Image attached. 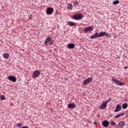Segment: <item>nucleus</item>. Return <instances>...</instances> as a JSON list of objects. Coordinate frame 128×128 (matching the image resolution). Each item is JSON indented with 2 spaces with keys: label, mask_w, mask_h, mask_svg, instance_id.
<instances>
[{
  "label": "nucleus",
  "mask_w": 128,
  "mask_h": 128,
  "mask_svg": "<svg viewBox=\"0 0 128 128\" xmlns=\"http://www.w3.org/2000/svg\"><path fill=\"white\" fill-rule=\"evenodd\" d=\"M54 40H52V38L48 36L46 38V40H44V44L46 46L48 44L52 46V44H54Z\"/></svg>",
  "instance_id": "1"
},
{
  "label": "nucleus",
  "mask_w": 128,
  "mask_h": 128,
  "mask_svg": "<svg viewBox=\"0 0 128 128\" xmlns=\"http://www.w3.org/2000/svg\"><path fill=\"white\" fill-rule=\"evenodd\" d=\"M84 18V14L78 12L74 16H72V18L73 20H82Z\"/></svg>",
  "instance_id": "2"
},
{
  "label": "nucleus",
  "mask_w": 128,
  "mask_h": 128,
  "mask_svg": "<svg viewBox=\"0 0 128 128\" xmlns=\"http://www.w3.org/2000/svg\"><path fill=\"white\" fill-rule=\"evenodd\" d=\"M92 80L94 78L92 77L88 78H86V80H84L82 82V84L83 86H86L88 84H90V82H92Z\"/></svg>",
  "instance_id": "3"
},
{
  "label": "nucleus",
  "mask_w": 128,
  "mask_h": 128,
  "mask_svg": "<svg viewBox=\"0 0 128 128\" xmlns=\"http://www.w3.org/2000/svg\"><path fill=\"white\" fill-rule=\"evenodd\" d=\"M112 82L115 84H118V86H123V84H124V82H120L118 80L115 79L114 78H112Z\"/></svg>",
  "instance_id": "4"
},
{
  "label": "nucleus",
  "mask_w": 128,
  "mask_h": 128,
  "mask_svg": "<svg viewBox=\"0 0 128 128\" xmlns=\"http://www.w3.org/2000/svg\"><path fill=\"white\" fill-rule=\"evenodd\" d=\"M40 74V72L38 70H36L34 72L32 75V78H36L38 76H39Z\"/></svg>",
  "instance_id": "5"
},
{
  "label": "nucleus",
  "mask_w": 128,
  "mask_h": 128,
  "mask_svg": "<svg viewBox=\"0 0 128 128\" xmlns=\"http://www.w3.org/2000/svg\"><path fill=\"white\" fill-rule=\"evenodd\" d=\"M94 30V28H92V26H88L86 28H84V33L86 34L87 32H90V30Z\"/></svg>",
  "instance_id": "6"
},
{
  "label": "nucleus",
  "mask_w": 128,
  "mask_h": 128,
  "mask_svg": "<svg viewBox=\"0 0 128 128\" xmlns=\"http://www.w3.org/2000/svg\"><path fill=\"white\" fill-rule=\"evenodd\" d=\"M54 12V9L52 7L48 8L46 10V14H52Z\"/></svg>",
  "instance_id": "7"
},
{
  "label": "nucleus",
  "mask_w": 128,
  "mask_h": 128,
  "mask_svg": "<svg viewBox=\"0 0 128 128\" xmlns=\"http://www.w3.org/2000/svg\"><path fill=\"white\" fill-rule=\"evenodd\" d=\"M7 80H10V82H16V78L14 76H9Z\"/></svg>",
  "instance_id": "8"
},
{
  "label": "nucleus",
  "mask_w": 128,
  "mask_h": 128,
  "mask_svg": "<svg viewBox=\"0 0 128 128\" xmlns=\"http://www.w3.org/2000/svg\"><path fill=\"white\" fill-rule=\"evenodd\" d=\"M68 107L70 110H74L76 107V105L74 103H70L68 104Z\"/></svg>",
  "instance_id": "9"
},
{
  "label": "nucleus",
  "mask_w": 128,
  "mask_h": 128,
  "mask_svg": "<svg viewBox=\"0 0 128 128\" xmlns=\"http://www.w3.org/2000/svg\"><path fill=\"white\" fill-rule=\"evenodd\" d=\"M110 124V122L106 120H105L102 122V126L104 128H108Z\"/></svg>",
  "instance_id": "10"
},
{
  "label": "nucleus",
  "mask_w": 128,
  "mask_h": 128,
  "mask_svg": "<svg viewBox=\"0 0 128 128\" xmlns=\"http://www.w3.org/2000/svg\"><path fill=\"white\" fill-rule=\"evenodd\" d=\"M106 106H108V104L104 102H103L102 104L100 106V110H104V108H106Z\"/></svg>",
  "instance_id": "11"
},
{
  "label": "nucleus",
  "mask_w": 128,
  "mask_h": 128,
  "mask_svg": "<svg viewBox=\"0 0 128 128\" xmlns=\"http://www.w3.org/2000/svg\"><path fill=\"white\" fill-rule=\"evenodd\" d=\"M122 110V107H120V104H117L116 106V108L115 110H114V112H120Z\"/></svg>",
  "instance_id": "12"
},
{
  "label": "nucleus",
  "mask_w": 128,
  "mask_h": 128,
  "mask_svg": "<svg viewBox=\"0 0 128 128\" xmlns=\"http://www.w3.org/2000/svg\"><path fill=\"white\" fill-rule=\"evenodd\" d=\"M98 38V32H96L90 36L91 40H93V38Z\"/></svg>",
  "instance_id": "13"
},
{
  "label": "nucleus",
  "mask_w": 128,
  "mask_h": 128,
  "mask_svg": "<svg viewBox=\"0 0 128 128\" xmlns=\"http://www.w3.org/2000/svg\"><path fill=\"white\" fill-rule=\"evenodd\" d=\"M68 48L72 49L74 48V43L69 44L67 46Z\"/></svg>",
  "instance_id": "14"
},
{
  "label": "nucleus",
  "mask_w": 128,
  "mask_h": 128,
  "mask_svg": "<svg viewBox=\"0 0 128 128\" xmlns=\"http://www.w3.org/2000/svg\"><path fill=\"white\" fill-rule=\"evenodd\" d=\"M124 126V122L121 121L119 122V124H118V128H123Z\"/></svg>",
  "instance_id": "15"
},
{
  "label": "nucleus",
  "mask_w": 128,
  "mask_h": 128,
  "mask_svg": "<svg viewBox=\"0 0 128 128\" xmlns=\"http://www.w3.org/2000/svg\"><path fill=\"white\" fill-rule=\"evenodd\" d=\"M106 36V32H100L99 34H98V38L104 36Z\"/></svg>",
  "instance_id": "16"
},
{
  "label": "nucleus",
  "mask_w": 128,
  "mask_h": 128,
  "mask_svg": "<svg viewBox=\"0 0 128 128\" xmlns=\"http://www.w3.org/2000/svg\"><path fill=\"white\" fill-rule=\"evenodd\" d=\"M10 54L8 53H4L3 54V58H8Z\"/></svg>",
  "instance_id": "17"
},
{
  "label": "nucleus",
  "mask_w": 128,
  "mask_h": 128,
  "mask_svg": "<svg viewBox=\"0 0 128 128\" xmlns=\"http://www.w3.org/2000/svg\"><path fill=\"white\" fill-rule=\"evenodd\" d=\"M124 113H122L116 116H114V118H120V116H124Z\"/></svg>",
  "instance_id": "18"
},
{
  "label": "nucleus",
  "mask_w": 128,
  "mask_h": 128,
  "mask_svg": "<svg viewBox=\"0 0 128 128\" xmlns=\"http://www.w3.org/2000/svg\"><path fill=\"white\" fill-rule=\"evenodd\" d=\"M68 10H72V4H68Z\"/></svg>",
  "instance_id": "19"
},
{
  "label": "nucleus",
  "mask_w": 128,
  "mask_h": 128,
  "mask_svg": "<svg viewBox=\"0 0 128 128\" xmlns=\"http://www.w3.org/2000/svg\"><path fill=\"white\" fill-rule=\"evenodd\" d=\"M68 24L70 26H76V23H74V22L70 21L69 22Z\"/></svg>",
  "instance_id": "20"
},
{
  "label": "nucleus",
  "mask_w": 128,
  "mask_h": 128,
  "mask_svg": "<svg viewBox=\"0 0 128 128\" xmlns=\"http://www.w3.org/2000/svg\"><path fill=\"white\" fill-rule=\"evenodd\" d=\"M128 108V104L126 103H124L122 104V108L123 110H126V108Z\"/></svg>",
  "instance_id": "21"
},
{
  "label": "nucleus",
  "mask_w": 128,
  "mask_h": 128,
  "mask_svg": "<svg viewBox=\"0 0 128 128\" xmlns=\"http://www.w3.org/2000/svg\"><path fill=\"white\" fill-rule=\"evenodd\" d=\"M79 2L78 1L76 0L74 2H73V4L74 6H78V4Z\"/></svg>",
  "instance_id": "22"
},
{
  "label": "nucleus",
  "mask_w": 128,
  "mask_h": 128,
  "mask_svg": "<svg viewBox=\"0 0 128 128\" xmlns=\"http://www.w3.org/2000/svg\"><path fill=\"white\" fill-rule=\"evenodd\" d=\"M110 100H112V98H109L108 100H106V101H104V102L105 104H108V102H110Z\"/></svg>",
  "instance_id": "23"
},
{
  "label": "nucleus",
  "mask_w": 128,
  "mask_h": 128,
  "mask_svg": "<svg viewBox=\"0 0 128 128\" xmlns=\"http://www.w3.org/2000/svg\"><path fill=\"white\" fill-rule=\"evenodd\" d=\"M120 4V1L118 0H114L113 2V4H114L115 6L116 4Z\"/></svg>",
  "instance_id": "24"
},
{
  "label": "nucleus",
  "mask_w": 128,
  "mask_h": 128,
  "mask_svg": "<svg viewBox=\"0 0 128 128\" xmlns=\"http://www.w3.org/2000/svg\"><path fill=\"white\" fill-rule=\"evenodd\" d=\"M110 126H116V122H114V121H110Z\"/></svg>",
  "instance_id": "25"
},
{
  "label": "nucleus",
  "mask_w": 128,
  "mask_h": 128,
  "mask_svg": "<svg viewBox=\"0 0 128 128\" xmlns=\"http://www.w3.org/2000/svg\"><path fill=\"white\" fill-rule=\"evenodd\" d=\"M105 36H108V38H111V36H110V34L106 33V32H105Z\"/></svg>",
  "instance_id": "26"
},
{
  "label": "nucleus",
  "mask_w": 128,
  "mask_h": 128,
  "mask_svg": "<svg viewBox=\"0 0 128 128\" xmlns=\"http://www.w3.org/2000/svg\"><path fill=\"white\" fill-rule=\"evenodd\" d=\"M16 126L18 128H20V126H22V123H19L17 124Z\"/></svg>",
  "instance_id": "27"
},
{
  "label": "nucleus",
  "mask_w": 128,
  "mask_h": 128,
  "mask_svg": "<svg viewBox=\"0 0 128 128\" xmlns=\"http://www.w3.org/2000/svg\"><path fill=\"white\" fill-rule=\"evenodd\" d=\"M6 100V98L4 96H1V100Z\"/></svg>",
  "instance_id": "28"
},
{
  "label": "nucleus",
  "mask_w": 128,
  "mask_h": 128,
  "mask_svg": "<svg viewBox=\"0 0 128 128\" xmlns=\"http://www.w3.org/2000/svg\"><path fill=\"white\" fill-rule=\"evenodd\" d=\"M94 124L96 125L98 124V122L96 121H94Z\"/></svg>",
  "instance_id": "29"
},
{
  "label": "nucleus",
  "mask_w": 128,
  "mask_h": 128,
  "mask_svg": "<svg viewBox=\"0 0 128 128\" xmlns=\"http://www.w3.org/2000/svg\"><path fill=\"white\" fill-rule=\"evenodd\" d=\"M29 18H30V20H32V16H29Z\"/></svg>",
  "instance_id": "30"
},
{
  "label": "nucleus",
  "mask_w": 128,
  "mask_h": 128,
  "mask_svg": "<svg viewBox=\"0 0 128 128\" xmlns=\"http://www.w3.org/2000/svg\"><path fill=\"white\" fill-rule=\"evenodd\" d=\"M124 68L125 70H126V68H128V66H125V67H124Z\"/></svg>",
  "instance_id": "31"
}]
</instances>
